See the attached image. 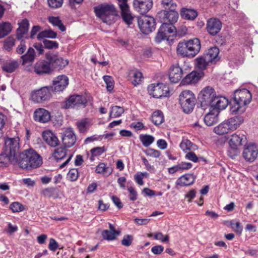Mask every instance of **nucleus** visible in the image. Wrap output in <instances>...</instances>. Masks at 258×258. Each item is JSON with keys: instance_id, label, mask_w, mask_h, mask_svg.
I'll return each instance as SVG.
<instances>
[{"instance_id": "1", "label": "nucleus", "mask_w": 258, "mask_h": 258, "mask_svg": "<svg viewBox=\"0 0 258 258\" xmlns=\"http://www.w3.org/2000/svg\"><path fill=\"white\" fill-rule=\"evenodd\" d=\"M17 164L23 169L30 170L40 167L42 158L34 149L25 150L17 157Z\"/></svg>"}, {"instance_id": "2", "label": "nucleus", "mask_w": 258, "mask_h": 258, "mask_svg": "<svg viewBox=\"0 0 258 258\" xmlns=\"http://www.w3.org/2000/svg\"><path fill=\"white\" fill-rule=\"evenodd\" d=\"M252 95L246 89L237 90L234 92L232 101L230 102V113L232 115L241 114L245 110V106L251 101Z\"/></svg>"}, {"instance_id": "3", "label": "nucleus", "mask_w": 258, "mask_h": 258, "mask_svg": "<svg viewBox=\"0 0 258 258\" xmlns=\"http://www.w3.org/2000/svg\"><path fill=\"white\" fill-rule=\"evenodd\" d=\"M94 11L97 17L104 23L110 24L114 17L118 16V11L112 4H100L94 8Z\"/></svg>"}, {"instance_id": "4", "label": "nucleus", "mask_w": 258, "mask_h": 258, "mask_svg": "<svg viewBox=\"0 0 258 258\" xmlns=\"http://www.w3.org/2000/svg\"><path fill=\"white\" fill-rule=\"evenodd\" d=\"M19 28L16 30V36L18 40L20 41V44L18 45L16 48V52L18 54L22 55L25 52L27 47L25 39H28V36H25L27 34L29 30V23L27 19L22 20L20 23H18Z\"/></svg>"}, {"instance_id": "5", "label": "nucleus", "mask_w": 258, "mask_h": 258, "mask_svg": "<svg viewBox=\"0 0 258 258\" xmlns=\"http://www.w3.org/2000/svg\"><path fill=\"white\" fill-rule=\"evenodd\" d=\"M196 98L194 94L189 90L183 91L179 96V102L185 113L191 112L195 106Z\"/></svg>"}, {"instance_id": "6", "label": "nucleus", "mask_w": 258, "mask_h": 258, "mask_svg": "<svg viewBox=\"0 0 258 258\" xmlns=\"http://www.w3.org/2000/svg\"><path fill=\"white\" fill-rule=\"evenodd\" d=\"M246 141V137L244 135L233 134L229 142V148L227 151L228 156L232 159L237 156L239 153V147Z\"/></svg>"}, {"instance_id": "7", "label": "nucleus", "mask_w": 258, "mask_h": 258, "mask_svg": "<svg viewBox=\"0 0 258 258\" xmlns=\"http://www.w3.org/2000/svg\"><path fill=\"white\" fill-rule=\"evenodd\" d=\"M162 23L155 37V41L158 43L166 39L168 40L170 37L175 35L176 33L175 27L172 24L166 22Z\"/></svg>"}, {"instance_id": "8", "label": "nucleus", "mask_w": 258, "mask_h": 258, "mask_svg": "<svg viewBox=\"0 0 258 258\" xmlns=\"http://www.w3.org/2000/svg\"><path fill=\"white\" fill-rule=\"evenodd\" d=\"M216 95L214 90L210 87L203 89L199 94L198 99L201 103V106L203 109L210 107Z\"/></svg>"}, {"instance_id": "9", "label": "nucleus", "mask_w": 258, "mask_h": 258, "mask_svg": "<svg viewBox=\"0 0 258 258\" xmlns=\"http://www.w3.org/2000/svg\"><path fill=\"white\" fill-rule=\"evenodd\" d=\"M138 23L141 31L144 34L148 35L155 29L156 22L152 17L143 16L138 18Z\"/></svg>"}, {"instance_id": "10", "label": "nucleus", "mask_w": 258, "mask_h": 258, "mask_svg": "<svg viewBox=\"0 0 258 258\" xmlns=\"http://www.w3.org/2000/svg\"><path fill=\"white\" fill-rule=\"evenodd\" d=\"M45 58L46 60L49 61L53 70H61L69 63L68 60L59 56L58 52L49 51L45 54Z\"/></svg>"}, {"instance_id": "11", "label": "nucleus", "mask_w": 258, "mask_h": 258, "mask_svg": "<svg viewBox=\"0 0 258 258\" xmlns=\"http://www.w3.org/2000/svg\"><path fill=\"white\" fill-rule=\"evenodd\" d=\"M148 90L149 94L155 98H161L169 95V87L162 83L151 84L148 87Z\"/></svg>"}, {"instance_id": "12", "label": "nucleus", "mask_w": 258, "mask_h": 258, "mask_svg": "<svg viewBox=\"0 0 258 258\" xmlns=\"http://www.w3.org/2000/svg\"><path fill=\"white\" fill-rule=\"evenodd\" d=\"M157 17L161 23L166 22L173 25L177 21L178 13L174 9L161 10L157 13Z\"/></svg>"}, {"instance_id": "13", "label": "nucleus", "mask_w": 258, "mask_h": 258, "mask_svg": "<svg viewBox=\"0 0 258 258\" xmlns=\"http://www.w3.org/2000/svg\"><path fill=\"white\" fill-rule=\"evenodd\" d=\"M120 10V15L123 21L128 25L132 24L134 17L130 10L127 0H117Z\"/></svg>"}, {"instance_id": "14", "label": "nucleus", "mask_w": 258, "mask_h": 258, "mask_svg": "<svg viewBox=\"0 0 258 258\" xmlns=\"http://www.w3.org/2000/svg\"><path fill=\"white\" fill-rule=\"evenodd\" d=\"M50 87H44L34 90L31 94L32 100L36 103H41L48 100L51 96Z\"/></svg>"}, {"instance_id": "15", "label": "nucleus", "mask_w": 258, "mask_h": 258, "mask_svg": "<svg viewBox=\"0 0 258 258\" xmlns=\"http://www.w3.org/2000/svg\"><path fill=\"white\" fill-rule=\"evenodd\" d=\"M20 139L19 137L5 138L4 150L16 157V153L20 148Z\"/></svg>"}, {"instance_id": "16", "label": "nucleus", "mask_w": 258, "mask_h": 258, "mask_svg": "<svg viewBox=\"0 0 258 258\" xmlns=\"http://www.w3.org/2000/svg\"><path fill=\"white\" fill-rule=\"evenodd\" d=\"M87 101L85 96L79 95L71 96L65 102L64 108L68 109L75 107L86 106Z\"/></svg>"}, {"instance_id": "17", "label": "nucleus", "mask_w": 258, "mask_h": 258, "mask_svg": "<svg viewBox=\"0 0 258 258\" xmlns=\"http://www.w3.org/2000/svg\"><path fill=\"white\" fill-rule=\"evenodd\" d=\"M61 141L65 147L70 148L75 145L76 136L71 128H68L60 133Z\"/></svg>"}, {"instance_id": "18", "label": "nucleus", "mask_w": 258, "mask_h": 258, "mask_svg": "<svg viewBox=\"0 0 258 258\" xmlns=\"http://www.w3.org/2000/svg\"><path fill=\"white\" fill-rule=\"evenodd\" d=\"M258 148L255 144L250 143L246 146L243 150L242 156L248 162H253L257 157Z\"/></svg>"}, {"instance_id": "19", "label": "nucleus", "mask_w": 258, "mask_h": 258, "mask_svg": "<svg viewBox=\"0 0 258 258\" xmlns=\"http://www.w3.org/2000/svg\"><path fill=\"white\" fill-rule=\"evenodd\" d=\"M69 84V78L64 75L58 76L53 81L52 86L50 87L51 91L55 92L62 91Z\"/></svg>"}, {"instance_id": "20", "label": "nucleus", "mask_w": 258, "mask_h": 258, "mask_svg": "<svg viewBox=\"0 0 258 258\" xmlns=\"http://www.w3.org/2000/svg\"><path fill=\"white\" fill-rule=\"evenodd\" d=\"M152 6V0H134L133 1L134 9L142 15L147 13Z\"/></svg>"}, {"instance_id": "21", "label": "nucleus", "mask_w": 258, "mask_h": 258, "mask_svg": "<svg viewBox=\"0 0 258 258\" xmlns=\"http://www.w3.org/2000/svg\"><path fill=\"white\" fill-rule=\"evenodd\" d=\"M222 23L217 18H210L207 22L206 29L208 32L212 36L217 35L221 30Z\"/></svg>"}, {"instance_id": "22", "label": "nucleus", "mask_w": 258, "mask_h": 258, "mask_svg": "<svg viewBox=\"0 0 258 258\" xmlns=\"http://www.w3.org/2000/svg\"><path fill=\"white\" fill-rule=\"evenodd\" d=\"M34 69L38 75L49 74L53 71L50 63L47 60L38 61L35 63Z\"/></svg>"}, {"instance_id": "23", "label": "nucleus", "mask_w": 258, "mask_h": 258, "mask_svg": "<svg viewBox=\"0 0 258 258\" xmlns=\"http://www.w3.org/2000/svg\"><path fill=\"white\" fill-rule=\"evenodd\" d=\"M33 119L35 121L45 123L51 119L50 113L44 108H38L34 112Z\"/></svg>"}, {"instance_id": "24", "label": "nucleus", "mask_w": 258, "mask_h": 258, "mask_svg": "<svg viewBox=\"0 0 258 258\" xmlns=\"http://www.w3.org/2000/svg\"><path fill=\"white\" fill-rule=\"evenodd\" d=\"M205 75L202 71H192L187 74L181 81L182 85L196 84L198 83Z\"/></svg>"}, {"instance_id": "25", "label": "nucleus", "mask_w": 258, "mask_h": 258, "mask_svg": "<svg viewBox=\"0 0 258 258\" xmlns=\"http://www.w3.org/2000/svg\"><path fill=\"white\" fill-rule=\"evenodd\" d=\"M183 75V71L178 64L172 65L169 71V79L173 83H178Z\"/></svg>"}, {"instance_id": "26", "label": "nucleus", "mask_w": 258, "mask_h": 258, "mask_svg": "<svg viewBox=\"0 0 258 258\" xmlns=\"http://www.w3.org/2000/svg\"><path fill=\"white\" fill-rule=\"evenodd\" d=\"M17 157L3 151L0 154V167H6L10 164L15 165L17 164Z\"/></svg>"}, {"instance_id": "27", "label": "nucleus", "mask_w": 258, "mask_h": 258, "mask_svg": "<svg viewBox=\"0 0 258 258\" xmlns=\"http://www.w3.org/2000/svg\"><path fill=\"white\" fill-rule=\"evenodd\" d=\"M41 194L45 198H51L53 199H60L62 195V192L57 187L45 188L42 190Z\"/></svg>"}, {"instance_id": "28", "label": "nucleus", "mask_w": 258, "mask_h": 258, "mask_svg": "<svg viewBox=\"0 0 258 258\" xmlns=\"http://www.w3.org/2000/svg\"><path fill=\"white\" fill-rule=\"evenodd\" d=\"M228 100L224 97L215 95L212 103L210 106L211 109H216L219 111L225 109L228 104Z\"/></svg>"}, {"instance_id": "29", "label": "nucleus", "mask_w": 258, "mask_h": 258, "mask_svg": "<svg viewBox=\"0 0 258 258\" xmlns=\"http://www.w3.org/2000/svg\"><path fill=\"white\" fill-rule=\"evenodd\" d=\"M244 121L243 117L240 115H237L225 120L230 132L236 130Z\"/></svg>"}, {"instance_id": "30", "label": "nucleus", "mask_w": 258, "mask_h": 258, "mask_svg": "<svg viewBox=\"0 0 258 258\" xmlns=\"http://www.w3.org/2000/svg\"><path fill=\"white\" fill-rule=\"evenodd\" d=\"M42 137L45 142L49 146L55 147L58 145L59 140L55 134L50 131L43 132Z\"/></svg>"}, {"instance_id": "31", "label": "nucleus", "mask_w": 258, "mask_h": 258, "mask_svg": "<svg viewBox=\"0 0 258 258\" xmlns=\"http://www.w3.org/2000/svg\"><path fill=\"white\" fill-rule=\"evenodd\" d=\"M109 230H104L101 232V235L104 239L111 241L115 239L119 235L120 232L117 231L114 226L109 223Z\"/></svg>"}, {"instance_id": "32", "label": "nucleus", "mask_w": 258, "mask_h": 258, "mask_svg": "<svg viewBox=\"0 0 258 258\" xmlns=\"http://www.w3.org/2000/svg\"><path fill=\"white\" fill-rule=\"evenodd\" d=\"M219 49L217 47H213L209 49L207 51L204 53L203 55L210 62L216 63L220 57L218 56Z\"/></svg>"}, {"instance_id": "33", "label": "nucleus", "mask_w": 258, "mask_h": 258, "mask_svg": "<svg viewBox=\"0 0 258 258\" xmlns=\"http://www.w3.org/2000/svg\"><path fill=\"white\" fill-rule=\"evenodd\" d=\"M188 47L187 41L179 42L176 48L177 53L182 57L192 58V54Z\"/></svg>"}, {"instance_id": "34", "label": "nucleus", "mask_w": 258, "mask_h": 258, "mask_svg": "<svg viewBox=\"0 0 258 258\" xmlns=\"http://www.w3.org/2000/svg\"><path fill=\"white\" fill-rule=\"evenodd\" d=\"M219 111L216 109H210L204 117V122L207 126H212L218 121Z\"/></svg>"}, {"instance_id": "35", "label": "nucleus", "mask_w": 258, "mask_h": 258, "mask_svg": "<svg viewBox=\"0 0 258 258\" xmlns=\"http://www.w3.org/2000/svg\"><path fill=\"white\" fill-rule=\"evenodd\" d=\"M35 50L32 47H30L27 52L21 56L22 64L23 66L31 65L35 58Z\"/></svg>"}, {"instance_id": "36", "label": "nucleus", "mask_w": 258, "mask_h": 258, "mask_svg": "<svg viewBox=\"0 0 258 258\" xmlns=\"http://www.w3.org/2000/svg\"><path fill=\"white\" fill-rule=\"evenodd\" d=\"M188 48L191 51V54H192V57L195 56L200 51L201 49V43L200 41L198 38H194L187 41Z\"/></svg>"}, {"instance_id": "37", "label": "nucleus", "mask_w": 258, "mask_h": 258, "mask_svg": "<svg viewBox=\"0 0 258 258\" xmlns=\"http://www.w3.org/2000/svg\"><path fill=\"white\" fill-rule=\"evenodd\" d=\"M195 179V177L192 174H186L177 180L176 184L180 186H188L194 183Z\"/></svg>"}, {"instance_id": "38", "label": "nucleus", "mask_w": 258, "mask_h": 258, "mask_svg": "<svg viewBox=\"0 0 258 258\" xmlns=\"http://www.w3.org/2000/svg\"><path fill=\"white\" fill-rule=\"evenodd\" d=\"M180 15L184 19L194 20L198 16V12L192 9L183 8L180 10Z\"/></svg>"}, {"instance_id": "39", "label": "nucleus", "mask_w": 258, "mask_h": 258, "mask_svg": "<svg viewBox=\"0 0 258 258\" xmlns=\"http://www.w3.org/2000/svg\"><path fill=\"white\" fill-rule=\"evenodd\" d=\"M19 63L15 60H8L2 66V70L7 73H11L18 67Z\"/></svg>"}, {"instance_id": "40", "label": "nucleus", "mask_w": 258, "mask_h": 258, "mask_svg": "<svg viewBox=\"0 0 258 258\" xmlns=\"http://www.w3.org/2000/svg\"><path fill=\"white\" fill-rule=\"evenodd\" d=\"M210 63L203 55L198 57L195 60V67L200 71L205 70Z\"/></svg>"}, {"instance_id": "41", "label": "nucleus", "mask_w": 258, "mask_h": 258, "mask_svg": "<svg viewBox=\"0 0 258 258\" xmlns=\"http://www.w3.org/2000/svg\"><path fill=\"white\" fill-rule=\"evenodd\" d=\"M128 77L132 83L135 86L139 85L141 82L142 78V74L141 72L135 71L131 70L128 72Z\"/></svg>"}, {"instance_id": "42", "label": "nucleus", "mask_w": 258, "mask_h": 258, "mask_svg": "<svg viewBox=\"0 0 258 258\" xmlns=\"http://www.w3.org/2000/svg\"><path fill=\"white\" fill-rule=\"evenodd\" d=\"M12 30L11 24L8 22L0 23V38H2L10 34Z\"/></svg>"}, {"instance_id": "43", "label": "nucleus", "mask_w": 258, "mask_h": 258, "mask_svg": "<svg viewBox=\"0 0 258 258\" xmlns=\"http://www.w3.org/2000/svg\"><path fill=\"white\" fill-rule=\"evenodd\" d=\"M151 120L155 125H160L164 121L163 112L161 110L154 111L151 116Z\"/></svg>"}, {"instance_id": "44", "label": "nucleus", "mask_w": 258, "mask_h": 258, "mask_svg": "<svg viewBox=\"0 0 258 258\" xmlns=\"http://www.w3.org/2000/svg\"><path fill=\"white\" fill-rule=\"evenodd\" d=\"M66 148L64 146L55 149L52 154L53 157L57 161L63 159L67 155Z\"/></svg>"}, {"instance_id": "45", "label": "nucleus", "mask_w": 258, "mask_h": 258, "mask_svg": "<svg viewBox=\"0 0 258 258\" xmlns=\"http://www.w3.org/2000/svg\"><path fill=\"white\" fill-rule=\"evenodd\" d=\"M57 37V33L51 29L45 30L39 32L37 36L38 40H40L45 38H55Z\"/></svg>"}, {"instance_id": "46", "label": "nucleus", "mask_w": 258, "mask_h": 258, "mask_svg": "<svg viewBox=\"0 0 258 258\" xmlns=\"http://www.w3.org/2000/svg\"><path fill=\"white\" fill-rule=\"evenodd\" d=\"M48 22L54 26H56L62 31H66V28L58 17L50 16L48 18Z\"/></svg>"}, {"instance_id": "47", "label": "nucleus", "mask_w": 258, "mask_h": 258, "mask_svg": "<svg viewBox=\"0 0 258 258\" xmlns=\"http://www.w3.org/2000/svg\"><path fill=\"white\" fill-rule=\"evenodd\" d=\"M226 123L224 121L214 128V132L219 135H222L230 133Z\"/></svg>"}, {"instance_id": "48", "label": "nucleus", "mask_w": 258, "mask_h": 258, "mask_svg": "<svg viewBox=\"0 0 258 258\" xmlns=\"http://www.w3.org/2000/svg\"><path fill=\"white\" fill-rule=\"evenodd\" d=\"M112 171V169L109 167L106 166L104 163H99L96 168V172L97 173H102L106 176L111 174Z\"/></svg>"}, {"instance_id": "49", "label": "nucleus", "mask_w": 258, "mask_h": 258, "mask_svg": "<svg viewBox=\"0 0 258 258\" xmlns=\"http://www.w3.org/2000/svg\"><path fill=\"white\" fill-rule=\"evenodd\" d=\"M16 39L12 36L8 37L4 41L3 49L8 51L12 50L13 46L15 45Z\"/></svg>"}, {"instance_id": "50", "label": "nucleus", "mask_w": 258, "mask_h": 258, "mask_svg": "<svg viewBox=\"0 0 258 258\" xmlns=\"http://www.w3.org/2000/svg\"><path fill=\"white\" fill-rule=\"evenodd\" d=\"M106 151L105 147H95L92 148L90 150V152L91 154V156L90 158V159L91 161H93L95 160V157L99 156L101 155L103 153L105 152Z\"/></svg>"}, {"instance_id": "51", "label": "nucleus", "mask_w": 258, "mask_h": 258, "mask_svg": "<svg viewBox=\"0 0 258 258\" xmlns=\"http://www.w3.org/2000/svg\"><path fill=\"white\" fill-rule=\"evenodd\" d=\"M140 140L145 147H148L152 144L155 140L154 138L149 135H140Z\"/></svg>"}, {"instance_id": "52", "label": "nucleus", "mask_w": 258, "mask_h": 258, "mask_svg": "<svg viewBox=\"0 0 258 258\" xmlns=\"http://www.w3.org/2000/svg\"><path fill=\"white\" fill-rule=\"evenodd\" d=\"M124 112V109L118 106H115L111 108L109 113V116L111 118L119 117Z\"/></svg>"}, {"instance_id": "53", "label": "nucleus", "mask_w": 258, "mask_h": 258, "mask_svg": "<svg viewBox=\"0 0 258 258\" xmlns=\"http://www.w3.org/2000/svg\"><path fill=\"white\" fill-rule=\"evenodd\" d=\"M43 43L44 47L46 49H57L58 47V43L55 41L43 39Z\"/></svg>"}, {"instance_id": "54", "label": "nucleus", "mask_w": 258, "mask_h": 258, "mask_svg": "<svg viewBox=\"0 0 258 258\" xmlns=\"http://www.w3.org/2000/svg\"><path fill=\"white\" fill-rule=\"evenodd\" d=\"M103 80L106 85V89L108 91L111 92L114 88V81L112 77L109 76H104Z\"/></svg>"}, {"instance_id": "55", "label": "nucleus", "mask_w": 258, "mask_h": 258, "mask_svg": "<svg viewBox=\"0 0 258 258\" xmlns=\"http://www.w3.org/2000/svg\"><path fill=\"white\" fill-rule=\"evenodd\" d=\"M79 177V171L76 168L70 169L67 174L68 178L71 181H76Z\"/></svg>"}, {"instance_id": "56", "label": "nucleus", "mask_w": 258, "mask_h": 258, "mask_svg": "<svg viewBox=\"0 0 258 258\" xmlns=\"http://www.w3.org/2000/svg\"><path fill=\"white\" fill-rule=\"evenodd\" d=\"M161 5L165 10L170 11L171 9H174L176 6L172 0H162Z\"/></svg>"}, {"instance_id": "57", "label": "nucleus", "mask_w": 258, "mask_h": 258, "mask_svg": "<svg viewBox=\"0 0 258 258\" xmlns=\"http://www.w3.org/2000/svg\"><path fill=\"white\" fill-rule=\"evenodd\" d=\"M10 209L13 212H20L24 210V207L23 205L18 202L12 203L10 206Z\"/></svg>"}, {"instance_id": "58", "label": "nucleus", "mask_w": 258, "mask_h": 258, "mask_svg": "<svg viewBox=\"0 0 258 258\" xmlns=\"http://www.w3.org/2000/svg\"><path fill=\"white\" fill-rule=\"evenodd\" d=\"M144 152L147 155L154 158H158L161 155L160 151L152 148H149L144 150Z\"/></svg>"}, {"instance_id": "59", "label": "nucleus", "mask_w": 258, "mask_h": 258, "mask_svg": "<svg viewBox=\"0 0 258 258\" xmlns=\"http://www.w3.org/2000/svg\"><path fill=\"white\" fill-rule=\"evenodd\" d=\"M192 145V144L189 140L185 139L182 141L180 144V147L183 151L186 152L191 150Z\"/></svg>"}, {"instance_id": "60", "label": "nucleus", "mask_w": 258, "mask_h": 258, "mask_svg": "<svg viewBox=\"0 0 258 258\" xmlns=\"http://www.w3.org/2000/svg\"><path fill=\"white\" fill-rule=\"evenodd\" d=\"M48 6L52 9H57L61 7L63 0H47Z\"/></svg>"}, {"instance_id": "61", "label": "nucleus", "mask_w": 258, "mask_h": 258, "mask_svg": "<svg viewBox=\"0 0 258 258\" xmlns=\"http://www.w3.org/2000/svg\"><path fill=\"white\" fill-rule=\"evenodd\" d=\"M133 240V237L132 235H125L124 236L121 242L122 245L126 246H129L131 245Z\"/></svg>"}, {"instance_id": "62", "label": "nucleus", "mask_w": 258, "mask_h": 258, "mask_svg": "<svg viewBox=\"0 0 258 258\" xmlns=\"http://www.w3.org/2000/svg\"><path fill=\"white\" fill-rule=\"evenodd\" d=\"M128 191L130 192L129 199L131 201H135L137 199V192L135 188L133 186H130L128 188Z\"/></svg>"}, {"instance_id": "63", "label": "nucleus", "mask_w": 258, "mask_h": 258, "mask_svg": "<svg viewBox=\"0 0 258 258\" xmlns=\"http://www.w3.org/2000/svg\"><path fill=\"white\" fill-rule=\"evenodd\" d=\"M77 124L80 133H84L87 131V125L88 124L87 121L82 120L80 122H78Z\"/></svg>"}, {"instance_id": "64", "label": "nucleus", "mask_w": 258, "mask_h": 258, "mask_svg": "<svg viewBox=\"0 0 258 258\" xmlns=\"http://www.w3.org/2000/svg\"><path fill=\"white\" fill-rule=\"evenodd\" d=\"M58 244L56 240L53 238H50L48 245L49 249L53 251H55L58 248Z\"/></svg>"}]
</instances>
